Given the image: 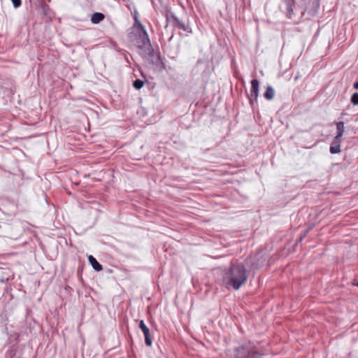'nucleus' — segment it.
<instances>
[{
	"label": "nucleus",
	"instance_id": "nucleus-1",
	"mask_svg": "<svg viewBox=\"0 0 358 358\" xmlns=\"http://www.w3.org/2000/svg\"><path fill=\"white\" fill-rule=\"evenodd\" d=\"M135 23L130 34V38L134 44L139 49L140 54L145 59L150 60L153 57L152 48L148 34L138 20L137 15H134Z\"/></svg>",
	"mask_w": 358,
	"mask_h": 358
},
{
	"label": "nucleus",
	"instance_id": "nucleus-2",
	"mask_svg": "<svg viewBox=\"0 0 358 358\" xmlns=\"http://www.w3.org/2000/svg\"><path fill=\"white\" fill-rule=\"evenodd\" d=\"M248 279V274L245 268L242 264H232L230 268L223 276V284L229 289L234 288L238 290L244 285Z\"/></svg>",
	"mask_w": 358,
	"mask_h": 358
},
{
	"label": "nucleus",
	"instance_id": "nucleus-3",
	"mask_svg": "<svg viewBox=\"0 0 358 358\" xmlns=\"http://www.w3.org/2000/svg\"><path fill=\"white\" fill-rule=\"evenodd\" d=\"M235 358H261V354L253 343L248 342L236 349Z\"/></svg>",
	"mask_w": 358,
	"mask_h": 358
},
{
	"label": "nucleus",
	"instance_id": "nucleus-4",
	"mask_svg": "<svg viewBox=\"0 0 358 358\" xmlns=\"http://www.w3.org/2000/svg\"><path fill=\"white\" fill-rule=\"evenodd\" d=\"M259 83L257 80L253 79L251 81V90L249 100L252 106H253L255 103H257V97L259 95Z\"/></svg>",
	"mask_w": 358,
	"mask_h": 358
},
{
	"label": "nucleus",
	"instance_id": "nucleus-5",
	"mask_svg": "<svg viewBox=\"0 0 358 358\" xmlns=\"http://www.w3.org/2000/svg\"><path fill=\"white\" fill-rule=\"evenodd\" d=\"M166 17L168 21L173 20V24L175 26L178 27V28H180L184 31L187 30V27H186L185 24L183 22H180L173 13H171L169 15V13H166Z\"/></svg>",
	"mask_w": 358,
	"mask_h": 358
},
{
	"label": "nucleus",
	"instance_id": "nucleus-6",
	"mask_svg": "<svg viewBox=\"0 0 358 358\" xmlns=\"http://www.w3.org/2000/svg\"><path fill=\"white\" fill-rule=\"evenodd\" d=\"M341 143V138H337L336 137L334 138L332 143L331 144L330 149H329L330 152L331 154H337L341 152V149H340Z\"/></svg>",
	"mask_w": 358,
	"mask_h": 358
},
{
	"label": "nucleus",
	"instance_id": "nucleus-7",
	"mask_svg": "<svg viewBox=\"0 0 358 358\" xmlns=\"http://www.w3.org/2000/svg\"><path fill=\"white\" fill-rule=\"evenodd\" d=\"M88 261L95 271H100L102 270V266L96 261V259L92 255H90L88 257Z\"/></svg>",
	"mask_w": 358,
	"mask_h": 358
},
{
	"label": "nucleus",
	"instance_id": "nucleus-8",
	"mask_svg": "<svg viewBox=\"0 0 358 358\" xmlns=\"http://www.w3.org/2000/svg\"><path fill=\"white\" fill-rule=\"evenodd\" d=\"M336 129H337V134L335 137L337 138L341 139V138L343 135V133H344V129H345L344 122H337L336 123Z\"/></svg>",
	"mask_w": 358,
	"mask_h": 358
},
{
	"label": "nucleus",
	"instance_id": "nucleus-9",
	"mask_svg": "<svg viewBox=\"0 0 358 358\" xmlns=\"http://www.w3.org/2000/svg\"><path fill=\"white\" fill-rule=\"evenodd\" d=\"M104 19V15L101 13H95L92 15L91 21L93 24H98Z\"/></svg>",
	"mask_w": 358,
	"mask_h": 358
},
{
	"label": "nucleus",
	"instance_id": "nucleus-10",
	"mask_svg": "<svg viewBox=\"0 0 358 358\" xmlns=\"http://www.w3.org/2000/svg\"><path fill=\"white\" fill-rule=\"evenodd\" d=\"M275 95V91L271 86H268L264 94V96L267 100H272Z\"/></svg>",
	"mask_w": 358,
	"mask_h": 358
},
{
	"label": "nucleus",
	"instance_id": "nucleus-11",
	"mask_svg": "<svg viewBox=\"0 0 358 358\" xmlns=\"http://www.w3.org/2000/svg\"><path fill=\"white\" fill-rule=\"evenodd\" d=\"M350 102L354 106H358V92H355L352 94L350 98Z\"/></svg>",
	"mask_w": 358,
	"mask_h": 358
},
{
	"label": "nucleus",
	"instance_id": "nucleus-12",
	"mask_svg": "<svg viewBox=\"0 0 358 358\" xmlns=\"http://www.w3.org/2000/svg\"><path fill=\"white\" fill-rule=\"evenodd\" d=\"M139 327L143 331L144 335L150 333L149 329L147 327V326L145 324L143 320L140 322Z\"/></svg>",
	"mask_w": 358,
	"mask_h": 358
},
{
	"label": "nucleus",
	"instance_id": "nucleus-13",
	"mask_svg": "<svg viewBox=\"0 0 358 358\" xmlns=\"http://www.w3.org/2000/svg\"><path fill=\"white\" fill-rule=\"evenodd\" d=\"M143 82L141 80L137 79L134 82V87L136 90H140L143 86Z\"/></svg>",
	"mask_w": 358,
	"mask_h": 358
},
{
	"label": "nucleus",
	"instance_id": "nucleus-14",
	"mask_svg": "<svg viewBox=\"0 0 358 358\" xmlns=\"http://www.w3.org/2000/svg\"><path fill=\"white\" fill-rule=\"evenodd\" d=\"M144 336H145V344L148 346H150L152 345V340H151V338H150V333L148 334H145Z\"/></svg>",
	"mask_w": 358,
	"mask_h": 358
},
{
	"label": "nucleus",
	"instance_id": "nucleus-15",
	"mask_svg": "<svg viewBox=\"0 0 358 358\" xmlns=\"http://www.w3.org/2000/svg\"><path fill=\"white\" fill-rule=\"evenodd\" d=\"M287 16L290 18L291 15L292 13V4L289 2L287 5Z\"/></svg>",
	"mask_w": 358,
	"mask_h": 358
},
{
	"label": "nucleus",
	"instance_id": "nucleus-16",
	"mask_svg": "<svg viewBox=\"0 0 358 358\" xmlns=\"http://www.w3.org/2000/svg\"><path fill=\"white\" fill-rule=\"evenodd\" d=\"M11 1L15 8H18L21 5V0H11Z\"/></svg>",
	"mask_w": 358,
	"mask_h": 358
},
{
	"label": "nucleus",
	"instance_id": "nucleus-17",
	"mask_svg": "<svg viewBox=\"0 0 358 358\" xmlns=\"http://www.w3.org/2000/svg\"><path fill=\"white\" fill-rule=\"evenodd\" d=\"M354 88L358 90V81L355 82L353 85Z\"/></svg>",
	"mask_w": 358,
	"mask_h": 358
},
{
	"label": "nucleus",
	"instance_id": "nucleus-18",
	"mask_svg": "<svg viewBox=\"0 0 358 358\" xmlns=\"http://www.w3.org/2000/svg\"><path fill=\"white\" fill-rule=\"evenodd\" d=\"M345 114H346V113H345V111H343V112H342V115H345Z\"/></svg>",
	"mask_w": 358,
	"mask_h": 358
},
{
	"label": "nucleus",
	"instance_id": "nucleus-19",
	"mask_svg": "<svg viewBox=\"0 0 358 358\" xmlns=\"http://www.w3.org/2000/svg\"><path fill=\"white\" fill-rule=\"evenodd\" d=\"M357 286H358V283H357Z\"/></svg>",
	"mask_w": 358,
	"mask_h": 358
}]
</instances>
